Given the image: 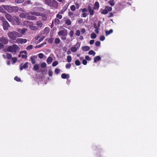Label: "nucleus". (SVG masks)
I'll use <instances>...</instances> for the list:
<instances>
[{
    "mask_svg": "<svg viewBox=\"0 0 157 157\" xmlns=\"http://www.w3.org/2000/svg\"><path fill=\"white\" fill-rule=\"evenodd\" d=\"M34 69L36 71L39 69V66L38 64H35L34 65L33 67Z\"/></svg>",
    "mask_w": 157,
    "mask_h": 157,
    "instance_id": "nucleus-41",
    "label": "nucleus"
},
{
    "mask_svg": "<svg viewBox=\"0 0 157 157\" xmlns=\"http://www.w3.org/2000/svg\"><path fill=\"white\" fill-rule=\"evenodd\" d=\"M61 77L63 79H68L70 78L69 75L68 74L63 73L61 75Z\"/></svg>",
    "mask_w": 157,
    "mask_h": 157,
    "instance_id": "nucleus-17",
    "label": "nucleus"
},
{
    "mask_svg": "<svg viewBox=\"0 0 157 157\" xmlns=\"http://www.w3.org/2000/svg\"><path fill=\"white\" fill-rule=\"evenodd\" d=\"M65 23L68 25H70L71 24V22L70 20H66Z\"/></svg>",
    "mask_w": 157,
    "mask_h": 157,
    "instance_id": "nucleus-45",
    "label": "nucleus"
},
{
    "mask_svg": "<svg viewBox=\"0 0 157 157\" xmlns=\"http://www.w3.org/2000/svg\"><path fill=\"white\" fill-rule=\"evenodd\" d=\"M27 41V39L22 38H17L16 40L17 43L21 44L26 43Z\"/></svg>",
    "mask_w": 157,
    "mask_h": 157,
    "instance_id": "nucleus-10",
    "label": "nucleus"
},
{
    "mask_svg": "<svg viewBox=\"0 0 157 157\" xmlns=\"http://www.w3.org/2000/svg\"><path fill=\"white\" fill-rule=\"evenodd\" d=\"M50 30V29L48 27H46L43 30V33L44 34H47L49 33Z\"/></svg>",
    "mask_w": 157,
    "mask_h": 157,
    "instance_id": "nucleus-18",
    "label": "nucleus"
},
{
    "mask_svg": "<svg viewBox=\"0 0 157 157\" xmlns=\"http://www.w3.org/2000/svg\"><path fill=\"white\" fill-rule=\"evenodd\" d=\"M6 57L8 59H10L12 58V56L10 54L7 53Z\"/></svg>",
    "mask_w": 157,
    "mask_h": 157,
    "instance_id": "nucleus-38",
    "label": "nucleus"
},
{
    "mask_svg": "<svg viewBox=\"0 0 157 157\" xmlns=\"http://www.w3.org/2000/svg\"><path fill=\"white\" fill-rule=\"evenodd\" d=\"M14 79L15 80L17 81H20L21 80V79L20 78L18 77L17 76H16Z\"/></svg>",
    "mask_w": 157,
    "mask_h": 157,
    "instance_id": "nucleus-62",
    "label": "nucleus"
},
{
    "mask_svg": "<svg viewBox=\"0 0 157 157\" xmlns=\"http://www.w3.org/2000/svg\"><path fill=\"white\" fill-rule=\"evenodd\" d=\"M39 57L40 59H42L44 57V55L42 53H40L39 54Z\"/></svg>",
    "mask_w": 157,
    "mask_h": 157,
    "instance_id": "nucleus-61",
    "label": "nucleus"
},
{
    "mask_svg": "<svg viewBox=\"0 0 157 157\" xmlns=\"http://www.w3.org/2000/svg\"><path fill=\"white\" fill-rule=\"evenodd\" d=\"M105 37L103 36H101L100 38V40L102 41L104 40H105Z\"/></svg>",
    "mask_w": 157,
    "mask_h": 157,
    "instance_id": "nucleus-60",
    "label": "nucleus"
},
{
    "mask_svg": "<svg viewBox=\"0 0 157 157\" xmlns=\"http://www.w3.org/2000/svg\"><path fill=\"white\" fill-rule=\"evenodd\" d=\"M80 43L77 42L75 45L71 48V50L72 52H75L80 47Z\"/></svg>",
    "mask_w": 157,
    "mask_h": 157,
    "instance_id": "nucleus-6",
    "label": "nucleus"
},
{
    "mask_svg": "<svg viewBox=\"0 0 157 157\" xmlns=\"http://www.w3.org/2000/svg\"><path fill=\"white\" fill-rule=\"evenodd\" d=\"M11 59L12 61H13V64L15 63L17 60V59L16 57L12 58Z\"/></svg>",
    "mask_w": 157,
    "mask_h": 157,
    "instance_id": "nucleus-46",
    "label": "nucleus"
},
{
    "mask_svg": "<svg viewBox=\"0 0 157 157\" xmlns=\"http://www.w3.org/2000/svg\"><path fill=\"white\" fill-rule=\"evenodd\" d=\"M6 17L7 19L10 22H11L13 18V17L9 14H7L6 15Z\"/></svg>",
    "mask_w": 157,
    "mask_h": 157,
    "instance_id": "nucleus-16",
    "label": "nucleus"
},
{
    "mask_svg": "<svg viewBox=\"0 0 157 157\" xmlns=\"http://www.w3.org/2000/svg\"><path fill=\"white\" fill-rule=\"evenodd\" d=\"M99 7V3L98 2H96L94 4V9L95 10L98 9Z\"/></svg>",
    "mask_w": 157,
    "mask_h": 157,
    "instance_id": "nucleus-23",
    "label": "nucleus"
},
{
    "mask_svg": "<svg viewBox=\"0 0 157 157\" xmlns=\"http://www.w3.org/2000/svg\"><path fill=\"white\" fill-rule=\"evenodd\" d=\"M46 42H44L43 43H42L41 44L38 45H37L36 47V48H40L44 45L46 44Z\"/></svg>",
    "mask_w": 157,
    "mask_h": 157,
    "instance_id": "nucleus-36",
    "label": "nucleus"
},
{
    "mask_svg": "<svg viewBox=\"0 0 157 157\" xmlns=\"http://www.w3.org/2000/svg\"><path fill=\"white\" fill-rule=\"evenodd\" d=\"M48 75L50 76H52V72L51 70H49L48 71Z\"/></svg>",
    "mask_w": 157,
    "mask_h": 157,
    "instance_id": "nucleus-59",
    "label": "nucleus"
},
{
    "mask_svg": "<svg viewBox=\"0 0 157 157\" xmlns=\"http://www.w3.org/2000/svg\"><path fill=\"white\" fill-rule=\"evenodd\" d=\"M33 48V46L32 45H29L27 48L26 49L28 50H30L32 49Z\"/></svg>",
    "mask_w": 157,
    "mask_h": 157,
    "instance_id": "nucleus-48",
    "label": "nucleus"
},
{
    "mask_svg": "<svg viewBox=\"0 0 157 157\" xmlns=\"http://www.w3.org/2000/svg\"><path fill=\"white\" fill-rule=\"evenodd\" d=\"M71 65L70 63H68L66 64L65 66V67L67 69H69L71 67Z\"/></svg>",
    "mask_w": 157,
    "mask_h": 157,
    "instance_id": "nucleus-53",
    "label": "nucleus"
},
{
    "mask_svg": "<svg viewBox=\"0 0 157 157\" xmlns=\"http://www.w3.org/2000/svg\"><path fill=\"white\" fill-rule=\"evenodd\" d=\"M75 63L77 66H79L81 64L80 62L78 60H77L75 61Z\"/></svg>",
    "mask_w": 157,
    "mask_h": 157,
    "instance_id": "nucleus-47",
    "label": "nucleus"
},
{
    "mask_svg": "<svg viewBox=\"0 0 157 157\" xmlns=\"http://www.w3.org/2000/svg\"><path fill=\"white\" fill-rule=\"evenodd\" d=\"M35 59V56L31 57L30 58L31 62L33 64H35L36 63Z\"/></svg>",
    "mask_w": 157,
    "mask_h": 157,
    "instance_id": "nucleus-30",
    "label": "nucleus"
},
{
    "mask_svg": "<svg viewBox=\"0 0 157 157\" xmlns=\"http://www.w3.org/2000/svg\"><path fill=\"white\" fill-rule=\"evenodd\" d=\"M101 58L100 56H97L94 58V63H96L98 61L100 60Z\"/></svg>",
    "mask_w": 157,
    "mask_h": 157,
    "instance_id": "nucleus-19",
    "label": "nucleus"
},
{
    "mask_svg": "<svg viewBox=\"0 0 157 157\" xmlns=\"http://www.w3.org/2000/svg\"><path fill=\"white\" fill-rule=\"evenodd\" d=\"M28 62H27L23 65L22 64H21L20 66V70L21 71L23 69L27 68L28 67Z\"/></svg>",
    "mask_w": 157,
    "mask_h": 157,
    "instance_id": "nucleus-13",
    "label": "nucleus"
},
{
    "mask_svg": "<svg viewBox=\"0 0 157 157\" xmlns=\"http://www.w3.org/2000/svg\"><path fill=\"white\" fill-rule=\"evenodd\" d=\"M18 57H21L23 58H26L27 56L26 54H22L20 52V54L18 55Z\"/></svg>",
    "mask_w": 157,
    "mask_h": 157,
    "instance_id": "nucleus-28",
    "label": "nucleus"
},
{
    "mask_svg": "<svg viewBox=\"0 0 157 157\" xmlns=\"http://www.w3.org/2000/svg\"><path fill=\"white\" fill-rule=\"evenodd\" d=\"M60 40L59 38H56L55 39L54 42L56 44H59L60 42Z\"/></svg>",
    "mask_w": 157,
    "mask_h": 157,
    "instance_id": "nucleus-33",
    "label": "nucleus"
},
{
    "mask_svg": "<svg viewBox=\"0 0 157 157\" xmlns=\"http://www.w3.org/2000/svg\"><path fill=\"white\" fill-rule=\"evenodd\" d=\"M68 15L69 16L71 17L73 15V13L71 11H69L68 12Z\"/></svg>",
    "mask_w": 157,
    "mask_h": 157,
    "instance_id": "nucleus-54",
    "label": "nucleus"
},
{
    "mask_svg": "<svg viewBox=\"0 0 157 157\" xmlns=\"http://www.w3.org/2000/svg\"><path fill=\"white\" fill-rule=\"evenodd\" d=\"M70 8L71 10L72 11H75L76 9L74 5L71 6Z\"/></svg>",
    "mask_w": 157,
    "mask_h": 157,
    "instance_id": "nucleus-50",
    "label": "nucleus"
},
{
    "mask_svg": "<svg viewBox=\"0 0 157 157\" xmlns=\"http://www.w3.org/2000/svg\"><path fill=\"white\" fill-rule=\"evenodd\" d=\"M67 30H62L59 31L58 33V34L59 36H63L67 35Z\"/></svg>",
    "mask_w": 157,
    "mask_h": 157,
    "instance_id": "nucleus-14",
    "label": "nucleus"
},
{
    "mask_svg": "<svg viewBox=\"0 0 157 157\" xmlns=\"http://www.w3.org/2000/svg\"><path fill=\"white\" fill-rule=\"evenodd\" d=\"M29 13H22L19 15V16L22 18H27L28 19H30V16H29Z\"/></svg>",
    "mask_w": 157,
    "mask_h": 157,
    "instance_id": "nucleus-8",
    "label": "nucleus"
},
{
    "mask_svg": "<svg viewBox=\"0 0 157 157\" xmlns=\"http://www.w3.org/2000/svg\"><path fill=\"white\" fill-rule=\"evenodd\" d=\"M11 22L13 25H22L21 20L17 17L13 16V18Z\"/></svg>",
    "mask_w": 157,
    "mask_h": 157,
    "instance_id": "nucleus-4",
    "label": "nucleus"
},
{
    "mask_svg": "<svg viewBox=\"0 0 157 157\" xmlns=\"http://www.w3.org/2000/svg\"><path fill=\"white\" fill-rule=\"evenodd\" d=\"M51 1L50 0H45L44 3L45 4L50 6Z\"/></svg>",
    "mask_w": 157,
    "mask_h": 157,
    "instance_id": "nucleus-37",
    "label": "nucleus"
},
{
    "mask_svg": "<svg viewBox=\"0 0 157 157\" xmlns=\"http://www.w3.org/2000/svg\"><path fill=\"white\" fill-rule=\"evenodd\" d=\"M4 6H5L3 5L0 6V11L3 13H4L5 12L4 10Z\"/></svg>",
    "mask_w": 157,
    "mask_h": 157,
    "instance_id": "nucleus-31",
    "label": "nucleus"
},
{
    "mask_svg": "<svg viewBox=\"0 0 157 157\" xmlns=\"http://www.w3.org/2000/svg\"><path fill=\"white\" fill-rule=\"evenodd\" d=\"M58 62L57 61H55L53 63L52 66L53 67H55L58 65Z\"/></svg>",
    "mask_w": 157,
    "mask_h": 157,
    "instance_id": "nucleus-51",
    "label": "nucleus"
},
{
    "mask_svg": "<svg viewBox=\"0 0 157 157\" xmlns=\"http://www.w3.org/2000/svg\"><path fill=\"white\" fill-rule=\"evenodd\" d=\"M41 67L42 68H44V67H46L47 64L43 62L41 63Z\"/></svg>",
    "mask_w": 157,
    "mask_h": 157,
    "instance_id": "nucleus-52",
    "label": "nucleus"
},
{
    "mask_svg": "<svg viewBox=\"0 0 157 157\" xmlns=\"http://www.w3.org/2000/svg\"><path fill=\"white\" fill-rule=\"evenodd\" d=\"M36 25L38 26L40 28H41L43 25L42 22L40 21H37Z\"/></svg>",
    "mask_w": 157,
    "mask_h": 157,
    "instance_id": "nucleus-22",
    "label": "nucleus"
},
{
    "mask_svg": "<svg viewBox=\"0 0 157 157\" xmlns=\"http://www.w3.org/2000/svg\"><path fill=\"white\" fill-rule=\"evenodd\" d=\"M89 54L90 55H93V56H94L96 53L93 50H90L89 51Z\"/></svg>",
    "mask_w": 157,
    "mask_h": 157,
    "instance_id": "nucleus-35",
    "label": "nucleus"
},
{
    "mask_svg": "<svg viewBox=\"0 0 157 157\" xmlns=\"http://www.w3.org/2000/svg\"><path fill=\"white\" fill-rule=\"evenodd\" d=\"M89 12L90 13V15H93L94 14V10L90 8L89 7L88 8Z\"/></svg>",
    "mask_w": 157,
    "mask_h": 157,
    "instance_id": "nucleus-26",
    "label": "nucleus"
},
{
    "mask_svg": "<svg viewBox=\"0 0 157 157\" xmlns=\"http://www.w3.org/2000/svg\"><path fill=\"white\" fill-rule=\"evenodd\" d=\"M82 64L84 65H86L87 63V61L86 59H83L82 61Z\"/></svg>",
    "mask_w": 157,
    "mask_h": 157,
    "instance_id": "nucleus-64",
    "label": "nucleus"
},
{
    "mask_svg": "<svg viewBox=\"0 0 157 157\" xmlns=\"http://www.w3.org/2000/svg\"><path fill=\"white\" fill-rule=\"evenodd\" d=\"M60 71V70L58 68L56 69L55 71V73L57 74H58L59 73Z\"/></svg>",
    "mask_w": 157,
    "mask_h": 157,
    "instance_id": "nucleus-56",
    "label": "nucleus"
},
{
    "mask_svg": "<svg viewBox=\"0 0 157 157\" xmlns=\"http://www.w3.org/2000/svg\"><path fill=\"white\" fill-rule=\"evenodd\" d=\"M24 1V0H15V2L17 3H21L23 2Z\"/></svg>",
    "mask_w": 157,
    "mask_h": 157,
    "instance_id": "nucleus-49",
    "label": "nucleus"
},
{
    "mask_svg": "<svg viewBox=\"0 0 157 157\" xmlns=\"http://www.w3.org/2000/svg\"><path fill=\"white\" fill-rule=\"evenodd\" d=\"M105 8L107 11H108V12L111 11L112 10V8L110 7L106 6L105 7Z\"/></svg>",
    "mask_w": 157,
    "mask_h": 157,
    "instance_id": "nucleus-34",
    "label": "nucleus"
},
{
    "mask_svg": "<svg viewBox=\"0 0 157 157\" xmlns=\"http://www.w3.org/2000/svg\"><path fill=\"white\" fill-rule=\"evenodd\" d=\"M0 41L5 44H7L8 42V39L4 37H0Z\"/></svg>",
    "mask_w": 157,
    "mask_h": 157,
    "instance_id": "nucleus-12",
    "label": "nucleus"
},
{
    "mask_svg": "<svg viewBox=\"0 0 157 157\" xmlns=\"http://www.w3.org/2000/svg\"><path fill=\"white\" fill-rule=\"evenodd\" d=\"M74 34V31L73 30H71L70 32L69 35L71 37L73 36Z\"/></svg>",
    "mask_w": 157,
    "mask_h": 157,
    "instance_id": "nucleus-55",
    "label": "nucleus"
},
{
    "mask_svg": "<svg viewBox=\"0 0 157 157\" xmlns=\"http://www.w3.org/2000/svg\"><path fill=\"white\" fill-rule=\"evenodd\" d=\"M30 13L32 15L37 16H40V13L36 12H30Z\"/></svg>",
    "mask_w": 157,
    "mask_h": 157,
    "instance_id": "nucleus-24",
    "label": "nucleus"
},
{
    "mask_svg": "<svg viewBox=\"0 0 157 157\" xmlns=\"http://www.w3.org/2000/svg\"><path fill=\"white\" fill-rule=\"evenodd\" d=\"M60 13V12L59 13L57 14L56 16V18L58 19H61L62 17V15L59 14V13Z\"/></svg>",
    "mask_w": 157,
    "mask_h": 157,
    "instance_id": "nucleus-43",
    "label": "nucleus"
},
{
    "mask_svg": "<svg viewBox=\"0 0 157 157\" xmlns=\"http://www.w3.org/2000/svg\"><path fill=\"white\" fill-rule=\"evenodd\" d=\"M7 35L10 39L13 40H15L17 37H19L17 32H10L8 33Z\"/></svg>",
    "mask_w": 157,
    "mask_h": 157,
    "instance_id": "nucleus-3",
    "label": "nucleus"
},
{
    "mask_svg": "<svg viewBox=\"0 0 157 157\" xmlns=\"http://www.w3.org/2000/svg\"><path fill=\"white\" fill-rule=\"evenodd\" d=\"M95 44L97 46H99L100 45V42L99 41H97L95 43Z\"/></svg>",
    "mask_w": 157,
    "mask_h": 157,
    "instance_id": "nucleus-58",
    "label": "nucleus"
},
{
    "mask_svg": "<svg viewBox=\"0 0 157 157\" xmlns=\"http://www.w3.org/2000/svg\"><path fill=\"white\" fill-rule=\"evenodd\" d=\"M54 22L56 25H58L59 24L60 21L58 19L56 18L54 20Z\"/></svg>",
    "mask_w": 157,
    "mask_h": 157,
    "instance_id": "nucleus-29",
    "label": "nucleus"
},
{
    "mask_svg": "<svg viewBox=\"0 0 157 157\" xmlns=\"http://www.w3.org/2000/svg\"><path fill=\"white\" fill-rule=\"evenodd\" d=\"M45 37L44 36H43L42 37H41L39 40V42L42 41L45 38Z\"/></svg>",
    "mask_w": 157,
    "mask_h": 157,
    "instance_id": "nucleus-63",
    "label": "nucleus"
},
{
    "mask_svg": "<svg viewBox=\"0 0 157 157\" xmlns=\"http://www.w3.org/2000/svg\"><path fill=\"white\" fill-rule=\"evenodd\" d=\"M101 13L102 14H106L108 13V11H107L105 9L102 10Z\"/></svg>",
    "mask_w": 157,
    "mask_h": 157,
    "instance_id": "nucleus-40",
    "label": "nucleus"
},
{
    "mask_svg": "<svg viewBox=\"0 0 157 157\" xmlns=\"http://www.w3.org/2000/svg\"><path fill=\"white\" fill-rule=\"evenodd\" d=\"M29 28L30 29L33 30H36L38 29V27L35 26L31 25L29 27Z\"/></svg>",
    "mask_w": 157,
    "mask_h": 157,
    "instance_id": "nucleus-20",
    "label": "nucleus"
},
{
    "mask_svg": "<svg viewBox=\"0 0 157 157\" xmlns=\"http://www.w3.org/2000/svg\"><path fill=\"white\" fill-rule=\"evenodd\" d=\"M16 30L18 32V34H19L18 35L19 37H22L23 35L25 34V33L27 31V29L25 28L22 29L17 28Z\"/></svg>",
    "mask_w": 157,
    "mask_h": 157,
    "instance_id": "nucleus-5",
    "label": "nucleus"
},
{
    "mask_svg": "<svg viewBox=\"0 0 157 157\" xmlns=\"http://www.w3.org/2000/svg\"><path fill=\"white\" fill-rule=\"evenodd\" d=\"M52 58L51 57H49L47 59V63H48V64H50L52 62Z\"/></svg>",
    "mask_w": 157,
    "mask_h": 157,
    "instance_id": "nucleus-25",
    "label": "nucleus"
},
{
    "mask_svg": "<svg viewBox=\"0 0 157 157\" xmlns=\"http://www.w3.org/2000/svg\"><path fill=\"white\" fill-rule=\"evenodd\" d=\"M72 60L71 57L70 56H68L67 57V61L68 63L71 62Z\"/></svg>",
    "mask_w": 157,
    "mask_h": 157,
    "instance_id": "nucleus-32",
    "label": "nucleus"
},
{
    "mask_svg": "<svg viewBox=\"0 0 157 157\" xmlns=\"http://www.w3.org/2000/svg\"><path fill=\"white\" fill-rule=\"evenodd\" d=\"M108 3L109 4L112 6H113L114 5V1L112 0H110L108 2Z\"/></svg>",
    "mask_w": 157,
    "mask_h": 157,
    "instance_id": "nucleus-42",
    "label": "nucleus"
},
{
    "mask_svg": "<svg viewBox=\"0 0 157 157\" xmlns=\"http://www.w3.org/2000/svg\"><path fill=\"white\" fill-rule=\"evenodd\" d=\"M75 34L77 36H79L80 35V31L79 30H77Z\"/></svg>",
    "mask_w": 157,
    "mask_h": 157,
    "instance_id": "nucleus-44",
    "label": "nucleus"
},
{
    "mask_svg": "<svg viewBox=\"0 0 157 157\" xmlns=\"http://www.w3.org/2000/svg\"><path fill=\"white\" fill-rule=\"evenodd\" d=\"M48 42L50 44H52L53 41V38H50L48 40Z\"/></svg>",
    "mask_w": 157,
    "mask_h": 157,
    "instance_id": "nucleus-57",
    "label": "nucleus"
},
{
    "mask_svg": "<svg viewBox=\"0 0 157 157\" xmlns=\"http://www.w3.org/2000/svg\"><path fill=\"white\" fill-rule=\"evenodd\" d=\"M32 22L29 21H26L24 22V26L26 27L29 26L32 24Z\"/></svg>",
    "mask_w": 157,
    "mask_h": 157,
    "instance_id": "nucleus-15",
    "label": "nucleus"
},
{
    "mask_svg": "<svg viewBox=\"0 0 157 157\" xmlns=\"http://www.w3.org/2000/svg\"><path fill=\"white\" fill-rule=\"evenodd\" d=\"M82 11V16L83 17H87L88 15L87 12V10L85 8H84L83 9H81L80 10Z\"/></svg>",
    "mask_w": 157,
    "mask_h": 157,
    "instance_id": "nucleus-11",
    "label": "nucleus"
},
{
    "mask_svg": "<svg viewBox=\"0 0 157 157\" xmlns=\"http://www.w3.org/2000/svg\"><path fill=\"white\" fill-rule=\"evenodd\" d=\"M97 36L94 33H93L91 34V37L92 39H94Z\"/></svg>",
    "mask_w": 157,
    "mask_h": 157,
    "instance_id": "nucleus-39",
    "label": "nucleus"
},
{
    "mask_svg": "<svg viewBox=\"0 0 157 157\" xmlns=\"http://www.w3.org/2000/svg\"><path fill=\"white\" fill-rule=\"evenodd\" d=\"M90 49V48L88 46H83L82 47V50L84 51H87Z\"/></svg>",
    "mask_w": 157,
    "mask_h": 157,
    "instance_id": "nucleus-21",
    "label": "nucleus"
},
{
    "mask_svg": "<svg viewBox=\"0 0 157 157\" xmlns=\"http://www.w3.org/2000/svg\"><path fill=\"white\" fill-rule=\"evenodd\" d=\"M20 48L16 44H13L11 46H9L7 48V50L9 52H12L14 54H16Z\"/></svg>",
    "mask_w": 157,
    "mask_h": 157,
    "instance_id": "nucleus-1",
    "label": "nucleus"
},
{
    "mask_svg": "<svg viewBox=\"0 0 157 157\" xmlns=\"http://www.w3.org/2000/svg\"><path fill=\"white\" fill-rule=\"evenodd\" d=\"M113 32V30L112 29H110L109 31H106L105 32L106 36L109 35Z\"/></svg>",
    "mask_w": 157,
    "mask_h": 157,
    "instance_id": "nucleus-27",
    "label": "nucleus"
},
{
    "mask_svg": "<svg viewBox=\"0 0 157 157\" xmlns=\"http://www.w3.org/2000/svg\"><path fill=\"white\" fill-rule=\"evenodd\" d=\"M3 26L4 30H6L8 29L10 25L7 21H4L3 22Z\"/></svg>",
    "mask_w": 157,
    "mask_h": 157,
    "instance_id": "nucleus-9",
    "label": "nucleus"
},
{
    "mask_svg": "<svg viewBox=\"0 0 157 157\" xmlns=\"http://www.w3.org/2000/svg\"><path fill=\"white\" fill-rule=\"evenodd\" d=\"M58 6V3L55 0L51 1L50 6L54 8H57Z\"/></svg>",
    "mask_w": 157,
    "mask_h": 157,
    "instance_id": "nucleus-7",
    "label": "nucleus"
},
{
    "mask_svg": "<svg viewBox=\"0 0 157 157\" xmlns=\"http://www.w3.org/2000/svg\"><path fill=\"white\" fill-rule=\"evenodd\" d=\"M4 9L9 13L16 12H17L19 10L18 7L16 6H11L6 5L5 6H4Z\"/></svg>",
    "mask_w": 157,
    "mask_h": 157,
    "instance_id": "nucleus-2",
    "label": "nucleus"
}]
</instances>
